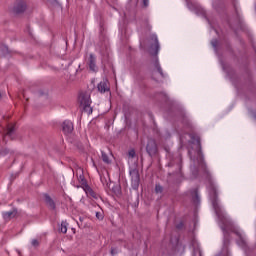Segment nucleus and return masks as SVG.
<instances>
[{"mask_svg":"<svg viewBox=\"0 0 256 256\" xmlns=\"http://www.w3.org/2000/svg\"><path fill=\"white\" fill-rule=\"evenodd\" d=\"M166 158L168 159L167 167L172 170V175H176L178 179H181L183 177L182 169V163L183 158L181 157V154H171V152H167Z\"/></svg>","mask_w":256,"mask_h":256,"instance_id":"obj_2","label":"nucleus"},{"mask_svg":"<svg viewBox=\"0 0 256 256\" xmlns=\"http://www.w3.org/2000/svg\"><path fill=\"white\" fill-rule=\"evenodd\" d=\"M190 159H192V161H195V158H193V156H190Z\"/></svg>","mask_w":256,"mask_h":256,"instance_id":"obj_34","label":"nucleus"},{"mask_svg":"<svg viewBox=\"0 0 256 256\" xmlns=\"http://www.w3.org/2000/svg\"><path fill=\"white\" fill-rule=\"evenodd\" d=\"M155 193H163V186H161L160 184H156Z\"/></svg>","mask_w":256,"mask_h":256,"instance_id":"obj_25","label":"nucleus"},{"mask_svg":"<svg viewBox=\"0 0 256 256\" xmlns=\"http://www.w3.org/2000/svg\"><path fill=\"white\" fill-rule=\"evenodd\" d=\"M31 245H32V247H35V248L39 247V245H40L39 240L33 239L31 241Z\"/></svg>","mask_w":256,"mask_h":256,"instance_id":"obj_27","label":"nucleus"},{"mask_svg":"<svg viewBox=\"0 0 256 256\" xmlns=\"http://www.w3.org/2000/svg\"><path fill=\"white\" fill-rule=\"evenodd\" d=\"M83 217H79V221H80V223H83Z\"/></svg>","mask_w":256,"mask_h":256,"instance_id":"obj_33","label":"nucleus"},{"mask_svg":"<svg viewBox=\"0 0 256 256\" xmlns=\"http://www.w3.org/2000/svg\"><path fill=\"white\" fill-rule=\"evenodd\" d=\"M17 208H13L11 211L2 212V217L4 221H11V219H15L17 217Z\"/></svg>","mask_w":256,"mask_h":256,"instance_id":"obj_8","label":"nucleus"},{"mask_svg":"<svg viewBox=\"0 0 256 256\" xmlns=\"http://www.w3.org/2000/svg\"><path fill=\"white\" fill-rule=\"evenodd\" d=\"M100 180H101V183L103 184V185H107V178H105L104 176H101L100 177Z\"/></svg>","mask_w":256,"mask_h":256,"instance_id":"obj_30","label":"nucleus"},{"mask_svg":"<svg viewBox=\"0 0 256 256\" xmlns=\"http://www.w3.org/2000/svg\"><path fill=\"white\" fill-rule=\"evenodd\" d=\"M90 71H92L93 73H97L98 71V67H97V56H95V54L90 53L87 61H86Z\"/></svg>","mask_w":256,"mask_h":256,"instance_id":"obj_5","label":"nucleus"},{"mask_svg":"<svg viewBox=\"0 0 256 256\" xmlns=\"http://www.w3.org/2000/svg\"><path fill=\"white\" fill-rule=\"evenodd\" d=\"M78 99L81 107H83L84 113L91 115V113H93V108L91 107V94L89 92H81Z\"/></svg>","mask_w":256,"mask_h":256,"instance_id":"obj_3","label":"nucleus"},{"mask_svg":"<svg viewBox=\"0 0 256 256\" xmlns=\"http://www.w3.org/2000/svg\"><path fill=\"white\" fill-rule=\"evenodd\" d=\"M154 42L155 54L157 55L159 53V39H157V36H154Z\"/></svg>","mask_w":256,"mask_h":256,"instance_id":"obj_22","label":"nucleus"},{"mask_svg":"<svg viewBox=\"0 0 256 256\" xmlns=\"http://www.w3.org/2000/svg\"><path fill=\"white\" fill-rule=\"evenodd\" d=\"M69 224L67 223V221H62L61 222V226H60V231L61 233H67V226Z\"/></svg>","mask_w":256,"mask_h":256,"instance_id":"obj_19","label":"nucleus"},{"mask_svg":"<svg viewBox=\"0 0 256 256\" xmlns=\"http://www.w3.org/2000/svg\"><path fill=\"white\" fill-rule=\"evenodd\" d=\"M77 225H78L79 227H81V224H80L79 222H77Z\"/></svg>","mask_w":256,"mask_h":256,"instance_id":"obj_35","label":"nucleus"},{"mask_svg":"<svg viewBox=\"0 0 256 256\" xmlns=\"http://www.w3.org/2000/svg\"><path fill=\"white\" fill-rule=\"evenodd\" d=\"M237 244L240 247H245L247 245V243L245 242V240L240 236L239 240L237 241Z\"/></svg>","mask_w":256,"mask_h":256,"instance_id":"obj_24","label":"nucleus"},{"mask_svg":"<svg viewBox=\"0 0 256 256\" xmlns=\"http://www.w3.org/2000/svg\"><path fill=\"white\" fill-rule=\"evenodd\" d=\"M182 123L185 127H187V129H190L191 127V121L189 120V118L187 116H183L182 118Z\"/></svg>","mask_w":256,"mask_h":256,"instance_id":"obj_17","label":"nucleus"},{"mask_svg":"<svg viewBox=\"0 0 256 256\" xmlns=\"http://www.w3.org/2000/svg\"><path fill=\"white\" fill-rule=\"evenodd\" d=\"M11 153V150L4 148L0 151V157H5V155H9Z\"/></svg>","mask_w":256,"mask_h":256,"instance_id":"obj_23","label":"nucleus"},{"mask_svg":"<svg viewBox=\"0 0 256 256\" xmlns=\"http://www.w3.org/2000/svg\"><path fill=\"white\" fill-rule=\"evenodd\" d=\"M128 156L129 157H131V159H133L134 157H135V150H130L129 152H128Z\"/></svg>","mask_w":256,"mask_h":256,"instance_id":"obj_29","label":"nucleus"},{"mask_svg":"<svg viewBox=\"0 0 256 256\" xmlns=\"http://www.w3.org/2000/svg\"><path fill=\"white\" fill-rule=\"evenodd\" d=\"M101 155H102V161L107 165H109L111 163V159H109V155H107L105 151H101Z\"/></svg>","mask_w":256,"mask_h":256,"instance_id":"obj_16","label":"nucleus"},{"mask_svg":"<svg viewBox=\"0 0 256 256\" xmlns=\"http://www.w3.org/2000/svg\"><path fill=\"white\" fill-rule=\"evenodd\" d=\"M158 97H160L162 101H164V103H167V101H169V95H167V93L165 92L158 93Z\"/></svg>","mask_w":256,"mask_h":256,"instance_id":"obj_18","label":"nucleus"},{"mask_svg":"<svg viewBox=\"0 0 256 256\" xmlns=\"http://www.w3.org/2000/svg\"><path fill=\"white\" fill-rule=\"evenodd\" d=\"M96 218H98L99 221H103L104 216L101 212H96Z\"/></svg>","mask_w":256,"mask_h":256,"instance_id":"obj_28","label":"nucleus"},{"mask_svg":"<svg viewBox=\"0 0 256 256\" xmlns=\"http://www.w3.org/2000/svg\"><path fill=\"white\" fill-rule=\"evenodd\" d=\"M146 151L150 157L157 155V142H155L153 139H149L146 146Z\"/></svg>","mask_w":256,"mask_h":256,"instance_id":"obj_6","label":"nucleus"},{"mask_svg":"<svg viewBox=\"0 0 256 256\" xmlns=\"http://www.w3.org/2000/svg\"><path fill=\"white\" fill-rule=\"evenodd\" d=\"M44 200L46 205L49 207V209H52V211H55L57 206L55 205V201L53 200V198H51V196H49V194H44Z\"/></svg>","mask_w":256,"mask_h":256,"instance_id":"obj_12","label":"nucleus"},{"mask_svg":"<svg viewBox=\"0 0 256 256\" xmlns=\"http://www.w3.org/2000/svg\"><path fill=\"white\" fill-rule=\"evenodd\" d=\"M131 177V185L132 189H139V183H141V177L139 176V170L137 168H133L129 171Z\"/></svg>","mask_w":256,"mask_h":256,"instance_id":"obj_4","label":"nucleus"},{"mask_svg":"<svg viewBox=\"0 0 256 256\" xmlns=\"http://www.w3.org/2000/svg\"><path fill=\"white\" fill-rule=\"evenodd\" d=\"M222 231L224 233V245H227L229 243V233L227 232V229L225 227H222Z\"/></svg>","mask_w":256,"mask_h":256,"instance_id":"obj_20","label":"nucleus"},{"mask_svg":"<svg viewBox=\"0 0 256 256\" xmlns=\"http://www.w3.org/2000/svg\"><path fill=\"white\" fill-rule=\"evenodd\" d=\"M192 201L195 205H199L201 203V197L199 196V189L198 188H193L189 191Z\"/></svg>","mask_w":256,"mask_h":256,"instance_id":"obj_9","label":"nucleus"},{"mask_svg":"<svg viewBox=\"0 0 256 256\" xmlns=\"http://www.w3.org/2000/svg\"><path fill=\"white\" fill-rule=\"evenodd\" d=\"M14 134H15V124H8L6 133L3 137V141H5V137H10L11 139H13Z\"/></svg>","mask_w":256,"mask_h":256,"instance_id":"obj_13","label":"nucleus"},{"mask_svg":"<svg viewBox=\"0 0 256 256\" xmlns=\"http://www.w3.org/2000/svg\"><path fill=\"white\" fill-rule=\"evenodd\" d=\"M73 122L65 120L62 124V131L65 135L73 133Z\"/></svg>","mask_w":256,"mask_h":256,"instance_id":"obj_7","label":"nucleus"},{"mask_svg":"<svg viewBox=\"0 0 256 256\" xmlns=\"http://www.w3.org/2000/svg\"><path fill=\"white\" fill-rule=\"evenodd\" d=\"M211 45L215 49V51H217V45H219V41L217 39H213L211 41Z\"/></svg>","mask_w":256,"mask_h":256,"instance_id":"obj_26","label":"nucleus"},{"mask_svg":"<svg viewBox=\"0 0 256 256\" xmlns=\"http://www.w3.org/2000/svg\"><path fill=\"white\" fill-rule=\"evenodd\" d=\"M117 252H115V249L111 250V255H115Z\"/></svg>","mask_w":256,"mask_h":256,"instance_id":"obj_32","label":"nucleus"},{"mask_svg":"<svg viewBox=\"0 0 256 256\" xmlns=\"http://www.w3.org/2000/svg\"><path fill=\"white\" fill-rule=\"evenodd\" d=\"M189 136L191 139V143L197 146L196 163H198V166L200 167L201 171L204 173V175H206V179L209 183L208 191H209V197L212 203V207L218 219H222L223 209L219 204V195L217 194V186L215 185V182L213 181V177H211V172H209V169L207 168V163L205 162V155H203V149L201 148V138L195 134H189Z\"/></svg>","mask_w":256,"mask_h":256,"instance_id":"obj_1","label":"nucleus"},{"mask_svg":"<svg viewBox=\"0 0 256 256\" xmlns=\"http://www.w3.org/2000/svg\"><path fill=\"white\" fill-rule=\"evenodd\" d=\"M1 97H2V95H1V93H0V99H1Z\"/></svg>","mask_w":256,"mask_h":256,"instance_id":"obj_36","label":"nucleus"},{"mask_svg":"<svg viewBox=\"0 0 256 256\" xmlns=\"http://www.w3.org/2000/svg\"><path fill=\"white\" fill-rule=\"evenodd\" d=\"M196 13L198 15H201L202 17H205L207 15V12L205 11V9H203L201 7H197L196 8Z\"/></svg>","mask_w":256,"mask_h":256,"instance_id":"obj_21","label":"nucleus"},{"mask_svg":"<svg viewBox=\"0 0 256 256\" xmlns=\"http://www.w3.org/2000/svg\"><path fill=\"white\" fill-rule=\"evenodd\" d=\"M98 91L100 93H107V91H109V86L107 85V81H101L98 84Z\"/></svg>","mask_w":256,"mask_h":256,"instance_id":"obj_14","label":"nucleus"},{"mask_svg":"<svg viewBox=\"0 0 256 256\" xmlns=\"http://www.w3.org/2000/svg\"><path fill=\"white\" fill-rule=\"evenodd\" d=\"M154 67L163 79H165V77H167V75L165 73H163V68H161V64H159V60H156L154 62Z\"/></svg>","mask_w":256,"mask_h":256,"instance_id":"obj_15","label":"nucleus"},{"mask_svg":"<svg viewBox=\"0 0 256 256\" xmlns=\"http://www.w3.org/2000/svg\"><path fill=\"white\" fill-rule=\"evenodd\" d=\"M144 7H149V0H143Z\"/></svg>","mask_w":256,"mask_h":256,"instance_id":"obj_31","label":"nucleus"},{"mask_svg":"<svg viewBox=\"0 0 256 256\" xmlns=\"http://www.w3.org/2000/svg\"><path fill=\"white\" fill-rule=\"evenodd\" d=\"M84 191L87 195V197H90L92 199H99V194H97L92 188L91 186H89V184H86L84 186Z\"/></svg>","mask_w":256,"mask_h":256,"instance_id":"obj_11","label":"nucleus"},{"mask_svg":"<svg viewBox=\"0 0 256 256\" xmlns=\"http://www.w3.org/2000/svg\"><path fill=\"white\" fill-rule=\"evenodd\" d=\"M26 9H27V4L21 1L14 6V13H16V15H19L21 13H25Z\"/></svg>","mask_w":256,"mask_h":256,"instance_id":"obj_10","label":"nucleus"}]
</instances>
